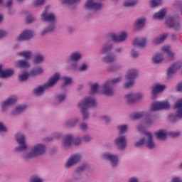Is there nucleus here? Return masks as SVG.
<instances>
[{"label": "nucleus", "mask_w": 182, "mask_h": 182, "mask_svg": "<svg viewBox=\"0 0 182 182\" xmlns=\"http://www.w3.org/2000/svg\"><path fill=\"white\" fill-rule=\"evenodd\" d=\"M78 106L81 109V112L83 115V119L86 120V119L89 117L87 109L89 107H95V106H96V100H95L93 97H86L83 101L79 102Z\"/></svg>", "instance_id": "f257e3e1"}, {"label": "nucleus", "mask_w": 182, "mask_h": 182, "mask_svg": "<svg viewBox=\"0 0 182 182\" xmlns=\"http://www.w3.org/2000/svg\"><path fill=\"white\" fill-rule=\"evenodd\" d=\"M60 78V75L56 73L55 74H54L53 77H51L49 79L48 82L46 83L43 86H40L34 89L33 90L34 94L36 95V96H41V95H43V92H45V89L52 87V86H53V85H55L56 82L59 80Z\"/></svg>", "instance_id": "f03ea898"}, {"label": "nucleus", "mask_w": 182, "mask_h": 182, "mask_svg": "<svg viewBox=\"0 0 182 182\" xmlns=\"http://www.w3.org/2000/svg\"><path fill=\"white\" fill-rule=\"evenodd\" d=\"M122 80V77H118L112 80L107 81L103 85V93L105 96H112L113 95V85L118 83Z\"/></svg>", "instance_id": "7ed1b4c3"}, {"label": "nucleus", "mask_w": 182, "mask_h": 182, "mask_svg": "<svg viewBox=\"0 0 182 182\" xmlns=\"http://www.w3.org/2000/svg\"><path fill=\"white\" fill-rule=\"evenodd\" d=\"M46 148L43 144L36 145L31 151V152L27 155L26 159H33V157H37V156H41L45 153Z\"/></svg>", "instance_id": "20e7f679"}, {"label": "nucleus", "mask_w": 182, "mask_h": 182, "mask_svg": "<svg viewBox=\"0 0 182 182\" xmlns=\"http://www.w3.org/2000/svg\"><path fill=\"white\" fill-rule=\"evenodd\" d=\"M139 76V72L137 70H129L126 75L127 80L128 82L125 83V89H130L133 85H134V79Z\"/></svg>", "instance_id": "39448f33"}, {"label": "nucleus", "mask_w": 182, "mask_h": 182, "mask_svg": "<svg viewBox=\"0 0 182 182\" xmlns=\"http://www.w3.org/2000/svg\"><path fill=\"white\" fill-rule=\"evenodd\" d=\"M174 109H176V114H169L168 119L174 122L175 119H182V98L177 100L174 105Z\"/></svg>", "instance_id": "423d86ee"}, {"label": "nucleus", "mask_w": 182, "mask_h": 182, "mask_svg": "<svg viewBox=\"0 0 182 182\" xmlns=\"http://www.w3.org/2000/svg\"><path fill=\"white\" fill-rule=\"evenodd\" d=\"M16 139L19 146L15 149L16 151H23L28 149V146H26V144L25 143V135L17 134H16Z\"/></svg>", "instance_id": "0eeeda50"}, {"label": "nucleus", "mask_w": 182, "mask_h": 182, "mask_svg": "<svg viewBox=\"0 0 182 182\" xmlns=\"http://www.w3.org/2000/svg\"><path fill=\"white\" fill-rule=\"evenodd\" d=\"M155 134L157 139L166 140L167 136H170V137H178L180 136V132H169L166 133L165 130L161 129L158 132H156Z\"/></svg>", "instance_id": "6e6552de"}, {"label": "nucleus", "mask_w": 182, "mask_h": 182, "mask_svg": "<svg viewBox=\"0 0 182 182\" xmlns=\"http://www.w3.org/2000/svg\"><path fill=\"white\" fill-rule=\"evenodd\" d=\"M170 109V104L168 101L154 102L151 105V112H157V110Z\"/></svg>", "instance_id": "1a4fd4ad"}, {"label": "nucleus", "mask_w": 182, "mask_h": 182, "mask_svg": "<svg viewBox=\"0 0 182 182\" xmlns=\"http://www.w3.org/2000/svg\"><path fill=\"white\" fill-rule=\"evenodd\" d=\"M85 8L92 11H100L103 8V4L95 0H87L85 4Z\"/></svg>", "instance_id": "9d476101"}, {"label": "nucleus", "mask_w": 182, "mask_h": 182, "mask_svg": "<svg viewBox=\"0 0 182 182\" xmlns=\"http://www.w3.org/2000/svg\"><path fill=\"white\" fill-rule=\"evenodd\" d=\"M165 23L167 28H173L176 31L180 30V28H181L180 23L175 21L173 17H171V16L166 17Z\"/></svg>", "instance_id": "9b49d317"}, {"label": "nucleus", "mask_w": 182, "mask_h": 182, "mask_svg": "<svg viewBox=\"0 0 182 182\" xmlns=\"http://www.w3.org/2000/svg\"><path fill=\"white\" fill-rule=\"evenodd\" d=\"M48 9H49V7L46 6L45 11L41 14V18L45 22H50L51 23H54L55 14L52 13L48 14Z\"/></svg>", "instance_id": "f8f14e48"}, {"label": "nucleus", "mask_w": 182, "mask_h": 182, "mask_svg": "<svg viewBox=\"0 0 182 182\" xmlns=\"http://www.w3.org/2000/svg\"><path fill=\"white\" fill-rule=\"evenodd\" d=\"M109 38L112 39L113 42H123V41H126V38H127V33L126 32H122L119 35L110 33L109 34Z\"/></svg>", "instance_id": "ddd939ff"}, {"label": "nucleus", "mask_w": 182, "mask_h": 182, "mask_svg": "<svg viewBox=\"0 0 182 182\" xmlns=\"http://www.w3.org/2000/svg\"><path fill=\"white\" fill-rule=\"evenodd\" d=\"M81 158L82 156H80L79 154L71 155L65 164V167H66V168H69V167H71V166H73V164L78 163Z\"/></svg>", "instance_id": "4468645a"}, {"label": "nucleus", "mask_w": 182, "mask_h": 182, "mask_svg": "<svg viewBox=\"0 0 182 182\" xmlns=\"http://www.w3.org/2000/svg\"><path fill=\"white\" fill-rule=\"evenodd\" d=\"M181 65H182L181 63H176L171 65L167 71L168 79H170L171 77H172L173 74L176 73V71L178 70V69L181 68Z\"/></svg>", "instance_id": "2eb2a0df"}, {"label": "nucleus", "mask_w": 182, "mask_h": 182, "mask_svg": "<svg viewBox=\"0 0 182 182\" xmlns=\"http://www.w3.org/2000/svg\"><path fill=\"white\" fill-rule=\"evenodd\" d=\"M102 157H104L107 160H109L113 167H116V166H117V163H119V158L116 155L105 153L102 155Z\"/></svg>", "instance_id": "dca6fc26"}, {"label": "nucleus", "mask_w": 182, "mask_h": 182, "mask_svg": "<svg viewBox=\"0 0 182 182\" xmlns=\"http://www.w3.org/2000/svg\"><path fill=\"white\" fill-rule=\"evenodd\" d=\"M33 38V32L31 30L23 31L18 37V41H28Z\"/></svg>", "instance_id": "f3484780"}, {"label": "nucleus", "mask_w": 182, "mask_h": 182, "mask_svg": "<svg viewBox=\"0 0 182 182\" xmlns=\"http://www.w3.org/2000/svg\"><path fill=\"white\" fill-rule=\"evenodd\" d=\"M115 144L119 150H124L126 149V136H119L115 139Z\"/></svg>", "instance_id": "a211bd4d"}, {"label": "nucleus", "mask_w": 182, "mask_h": 182, "mask_svg": "<svg viewBox=\"0 0 182 182\" xmlns=\"http://www.w3.org/2000/svg\"><path fill=\"white\" fill-rule=\"evenodd\" d=\"M16 100H18V99L16 98V96H13L11 97H9L7 100L3 102L2 110L3 111L6 110V108L9 107V106H11V105H14V103H16Z\"/></svg>", "instance_id": "6ab92c4d"}, {"label": "nucleus", "mask_w": 182, "mask_h": 182, "mask_svg": "<svg viewBox=\"0 0 182 182\" xmlns=\"http://www.w3.org/2000/svg\"><path fill=\"white\" fill-rule=\"evenodd\" d=\"M127 103H134L136 100L141 99V94L133 95L132 93L127 94L125 96Z\"/></svg>", "instance_id": "aec40b11"}, {"label": "nucleus", "mask_w": 182, "mask_h": 182, "mask_svg": "<svg viewBox=\"0 0 182 182\" xmlns=\"http://www.w3.org/2000/svg\"><path fill=\"white\" fill-rule=\"evenodd\" d=\"M14 65L16 68H19L20 69H26V68H29V63L26 60H18L15 61Z\"/></svg>", "instance_id": "412c9836"}, {"label": "nucleus", "mask_w": 182, "mask_h": 182, "mask_svg": "<svg viewBox=\"0 0 182 182\" xmlns=\"http://www.w3.org/2000/svg\"><path fill=\"white\" fill-rule=\"evenodd\" d=\"M145 136H146L148 141H146V147L148 149H154L156 144L153 142V135L150 132H145Z\"/></svg>", "instance_id": "4be33fe9"}, {"label": "nucleus", "mask_w": 182, "mask_h": 182, "mask_svg": "<svg viewBox=\"0 0 182 182\" xmlns=\"http://www.w3.org/2000/svg\"><path fill=\"white\" fill-rule=\"evenodd\" d=\"M147 40L146 38H142L140 41L139 38H135L132 43L133 46H136L137 48H144L146 46V43Z\"/></svg>", "instance_id": "5701e85b"}, {"label": "nucleus", "mask_w": 182, "mask_h": 182, "mask_svg": "<svg viewBox=\"0 0 182 182\" xmlns=\"http://www.w3.org/2000/svg\"><path fill=\"white\" fill-rule=\"evenodd\" d=\"M14 75V70H2V65H0V77H11Z\"/></svg>", "instance_id": "b1692460"}, {"label": "nucleus", "mask_w": 182, "mask_h": 182, "mask_svg": "<svg viewBox=\"0 0 182 182\" xmlns=\"http://www.w3.org/2000/svg\"><path fill=\"white\" fill-rule=\"evenodd\" d=\"M164 89H166L165 85H155L152 89V95L154 97H156V95H157V93H161V92H163Z\"/></svg>", "instance_id": "393cba45"}, {"label": "nucleus", "mask_w": 182, "mask_h": 182, "mask_svg": "<svg viewBox=\"0 0 182 182\" xmlns=\"http://www.w3.org/2000/svg\"><path fill=\"white\" fill-rule=\"evenodd\" d=\"M167 11L166 9H161L158 13H155L153 16L154 19H163L166 16Z\"/></svg>", "instance_id": "a878e982"}, {"label": "nucleus", "mask_w": 182, "mask_h": 182, "mask_svg": "<svg viewBox=\"0 0 182 182\" xmlns=\"http://www.w3.org/2000/svg\"><path fill=\"white\" fill-rule=\"evenodd\" d=\"M167 36H168L167 33L161 35L160 37H157L154 40V43L155 45H160V43H162V42H164L167 39Z\"/></svg>", "instance_id": "bb28decb"}, {"label": "nucleus", "mask_w": 182, "mask_h": 182, "mask_svg": "<svg viewBox=\"0 0 182 182\" xmlns=\"http://www.w3.org/2000/svg\"><path fill=\"white\" fill-rule=\"evenodd\" d=\"M162 52H167L168 56V60H173L174 59V53H171L170 51V46H165L161 48Z\"/></svg>", "instance_id": "cd10ccee"}, {"label": "nucleus", "mask_w": 182, "mask_h": 182, "mask_svg": "<svg viewBox=\"0 0 182 182\" xmlns=\"http://www.w3.org/2000/svg\"><path fill=\"white\" fill-rule=\"evenodd\" d=\"M18 56H21V58H24L25 60H29L31 58H32V52L31 51H21L18 53Z\"/></svg>", "instance_id": "c85d7f7f"}, {"label": "nucleus", "mask_w": 182, "mask_h": 182, "mask_svg": "<svg viewBox=\"0 0 182 182\" xmlns=\"http://www.w3.org/2000/svg\"><path fill=\"white\" fill-rule=\"evenodd\" d=\"M42 73H43V69L38 67L31 70L29 75L30 76H38V75H42Z\"/></svg>", "instance_id": "c756f323"}, {"label": "nucleus", "mask_w": 182, "mask_h": 182, "mask_svg": "<svg viewBox=\"0 0 182 182\" xmlns=\"http://www.w3.org/2000/svg\"><path fill=\"white\" fill-rule=\"evenodd\" d=\"M73 141V136L72 135H67L64 139L65 147H69Z\"/></svg>", "instance_id": "7c9ffc66"}, {"label": "nucleus", "mask_w": 182, "mask_h": 182, "mask_svg": "<svg viewBox=\"0 0 182 182\" xmlns=\"http://www.w3.org/2000/svg\"><path fill=\"white\" fill-rule=\"evenodd\" d=\"M116 60V57L113 55H107L103 58V61L105 63H112V62H114Z\"/></svg>", "instance_id": "2f4dec72"}, {"label": "nucleus", "mask_w": 182, "mask_h": 182, "mask_svg": "<svg viewBox=\"0 0 182 182\" xmlns=\"http://www.w3.org/2000/svg\"><path fill=\"white\" fill-rule=\"evenodd\" d=\"M145 23H146V18H139L138 20H136V25L137 28L141 29V28H143V26H144Z\"/></svg>", "instance_id": "473e14b6"}, {"label": "nucleus", "mask_w": 182, "mask_h": 182, "mask_svg": "<svg viewBox=\"0 0 182 182\" xmlns=\"http://www.w3.org/2000/svg\"><path fill=\"white\" fill-rule=\"evenodd\" d=\"M161 62H163V55L158 54L153 58V63L154 65H157V63H161Z\"/></svg>", "instance_id": "72a5a7b5"}, {"label": "nucleus", "mask_w": 182, "mask_h": 182, "mask_svg": "<svg viewBox=\"0 0 182 182\" xmlns=\"http://www.w3.org/2000/svg\"><path fill=\"white\" fill-rule=\"evenodd\" d=\"M26 105H20L17 107L13 112V114H18V113H22V112H25V110H26Z\"/></svg>", "instance_id": "f704fd0d"}, {"label": "nucleus", "mask_w": 182, "mask_h": 182, "mask_svg": "<svg viewBox=\"0 0 182 182\" xmlns=\"http://www.w3.org/2000/svg\"><path fill=\"white\" fill-rule=\"evenodd\" d=\"M143 116H144V112H136L135 114H132L130 116V118L132 120H137V119H141V117H143Z\"/></svg>", "instance_id": "c9c22d12"}, {"label": "nucleus", "mask_w": 182, "mask_h": 182, "mask_svg": "<svg viewBox=\"0 0 182 182\" xmlns=\"http://www.w3.org/2000/svg\"><path fill=\"white\" fill-rule=\"evenodd\" d=\"M137 0H127L124 3V6H134L137 4Z\"/></svg>", "instance_id": "e433bc0d"}, {"label": "nucleus", "mask_w": 182, "mask_h": 182, "mask_svg": "<svg viewBox=\"0 0 182 182\" xmlns=\"http://www.w3.org/2000/svg\"><path fill=\"white\" fill-rule=\"evenodd\" d=\"M80 58H82V55L79 53H73L70 56L71 60H73L74 62L79 60Z\"/></svg>", "instance_id": "4c0bfd02"}, {"label": "nucleus", "mask_w": 182, "mask_h": 182, "mask_svg": "<svg viewBox=\"0 0 182 182\" xmlns=\"http://www.w3.org/2000/svg\"><path fill=\"white\" fill-rule=\"evenodd\" d=\"M43 59H45L43 55H36L34 58V63H41V62H43Z\"/></svg>", "instance_id": "58836bf2"}, {"label": "nucleus", "mask_w": 182, "mask_h": 182, "mask_svg": "<svg viewBox=\"0 0 182 182\" xmlns=\"http://www.w3.org/2000/svg\"><path fill=\"white\" fill-rule=\"evenodd\" d=\"M97 89H99V85H97V83L92 85L90 90L91 95H95V93H97Z\"/></svg>", "instance_id": "ea45409f"}, {"label": "nucleus", "mask_w": 182, "mask_h": 182, "mask_svg": "<svg viewBox=\"0 0 182 182\" xmlns=\"http://www.w3.org/2000/svg\"><path fill=\"white\" fill-rule=\"evenodd\" d=\"M85 168H86V165H82L81 166L78 167L76 172H75V175L74 176L75 178H76V180H78L79 178H77V177L76 176H79V173H80V171H83V170H85Z\"/></svg>", "instance_id": "a19ab883"}, {"label": "nucleus", "mask_w": 182, "mask_h": 182, "mask_svg": "<svg viewBox=\"0 0 182 182\" xmlns=\"http://www.w3.org/2000/svg\"><path fill=\"white\" fill-rule=\"evenodd\" d=\"M29 76H31V75H29L28 73L19 75L18 80H20V82H23V81L26 80L29 77Z\"/></svg>", "instance_id": "79ce46f5"}, {"label": "nucleus", "mask_w": 182, "mask_h": 182, "mask_svg": "<svg viewBox=\"0 0 182 182\" xmlns=\"http://www.w3.org/2000/svg\"><path fill=\"white\" fill-rule=\"evenodd\" d=\"M55 29V25L51 24L49 27V28H46L43 30V31L41 33V35H46L48 32H52Z\"/></svg>", "instance_id": "37998d69"}, {"label": "nucleus", "mask_w": 182, "mask_h": 182, "mask_svg": "<svg viewBox=\"0 0 182 182\" xmlns=\"http://www.w3.org/2000/svg\"><path fill=\"white\" fill-rule=\"evenodd\" d=\"M159 5H161V0H151V8H155V6H159Z\"/></svg>", "instance_id": "c03bdc74"}, {"label": "nucleus", "mask_w": 182, "mask_h": 182, "mask_svg": "<svg viewBox=\"0 0 182 182\" xmlns=\"http://www.w3.org/2000/svg\"><path fill=\"white\" fill-rule=\"evenodd\" d=\"M63 80H64V85L62 86V87H65L66 85H70V83H72V78L70 77H64Z\"/></svg>", "instance_id": "a18cd8bd"}, {"label": "nucleus", "mask_w": 182, "mask_h": 182, "mask_svg": "<svg viewBox=\"0 0 182 182\" xmlns=\"http://www.w3.org/2000/svg\"><path fill=\"white\" fill-rule=\"evenodd\" d=\"M112 49V45L110 44H105L104 46V48L102 50V53H106L107 52H109Z\"/></svg>", "instance_id": "49530a36"}, {"label": "nucleus", "mask_w": 182, "mask_h": 182, "mask_svg": "<svg viewBox=\"0 0 182 182\" xmlns=\"http://www.w3.org/2000/svg\"><path fill=\"white\" fill-rule=\"evenodd\" d=\"M145 141H146V139H144V138L141 139L139 140V141H138V142H136V143L135 144V147L139 148V147H140L141 146H143V144H144Z\"/></svg>", "instance_id": "de8ad7c7"}, {"label": "nucleus", "mask_w": 182, "mask_h": 182, "mask_svg": "<svg viewBox=\"0 0 182 182\" xmlns=\"http://www.w3.org/2000/svg\"><path fill=\"white\" fill-rule=\"evenodd\" d=\"M80 0H63V4H68V5H72V4H76Z\"/></svg>", "instance_id": "09e8293b"}, {"label": "nucleus", "mask_w": 182, "mask_h": 182, "mask_svg": "<svg viewBox=\"0 0 182 182\" xmlns=\"http://www.w3.org/2000/svg\"><path fill=\"white\" fill-rule=\"evenodd\" d=\"M118 130L119 131V133H124V132L127 130V125H122L118 127Z\"/></svg>", "instance_id": "8fccbe9b"}, {"label": "nucleus", "mask_w": 182, "mask_h": 182, "mask_svg": "<svg viewBox=\"0 0 182 182\" xmlns=\"http://www.w3.org/2000/svg\"><path fill=\"white\" fill-rule=\"evenodd\" d=\"M66 98V95L63 94V95H60L57 97V100L58 102H63L65 100V99Z\"/></svg>", "instance_id": "3c124183"}, {"label": "nucleus", "mask_w": 182, "mask_h": 182, "mask_svg": "<svg viewBox=\"0 0 182 182\" xmlns=\"http://www.w3.org/2000/svg\"><path fill=\"white\" fill-rule=\"evenodd\" d=\"M35 21V17L32 16L31 15H28L26 17V22L27 23H31V22H33Z\"/></svg>", "instance_id": "603ef678"}, {"label": "nucleus", "mask_w": 182, "mask_h": 182, "mask_svg": "<svg viewBox=\"0 0 182 182\" xmlns=\"http://www.w3.org/2000/svg\"><path fill=\"white\" fill-rule=\"evenodd\" d=\"M31 182H42V179L38 176H32L31 178Z\"/></svg>", "instance_id": "864d4df0"}, {"label": "nucleus", "mask_w": 182, "mask_h": 182, "mask_svg": "<svg viewBox=\"0 0 182 182\" xmlns=\"http://www.w3.org/2000/svg\"><path fill=\"white\" fill-rule=\"evenodd\" d=\"M119 69V66L117 65H113L112 67L109 68L108 69L109 72H116Z\"/></svg>", "instance_id": "5fc2aeb1"}, {"label": "nucleus", "mask_w": 182, "mask_h": 182, "mask_svg": "<svg viewBox=\"0 0 182 182\" xmlns=\"http://www.w3.org/2000/svg\"><path fill=\"white\" fill-rule=\"evenodd\" d=\"M86 69H87V65H86V64H82L80 68H79V70L80 72H85V70H86Z\"/></svg>", "instance_id": "6e6d98bb"}, {"label": "nucleus", "mask_w": 182, "mask_h": 182, "mask_svg": "<svg viewBox=\"0 0 182 182\" xmlns=\"http://www.w3.org/2000/svg\"><path fill=\"white\" fill-rule=\"evenodd\" d=\"M43 4H45V0H36L35 6H38V5H43Z\"/></svg>", "instance_id": "4d7b16f0"}, {"label": "nucleus", "mask_w": 182, "mask_h": 182, "mask_svg": "<svg viewBox=\"0 0 182 182\" xmlns=\"http://www.w3.org/2000/svg\"><path fill=\"white\" fill-rule=\"evenodd\" d=\"M82 143V139L80 138H77L74 139V145L77 146L78 144H80Z\"/></svg>", "instance_id": "13d9d810"}, {"label": "nucleus", "mask_w": 182, "mask_h": 182, "mask_svg": "<svg viewBox=\"0 0 182 182\" xmlns=\"http://www.w3.org/2000/svg\"><path fill=\"white\" fill-rule=\"evenodd\" d=\"M0 132H3L4 133H6V127L2 124L1 122H0Z\"/></svg>", "instance_id": "bf43d9fd"}, {"label": "nucleus", "mask_w": 182, "mask_h": 182, "mask_svg": "<svg viewBox=\"0 0 182 182\" xmlns=\"http://www.w3.org/2000/svg\"><path fill=\"white\" fill-rule=\"evenodd\" d=\"M4 36H6V32L4 30H0V39H2Z\"/></svg>", "instance_id": "052dcab7"}, {"label": "nucleus", "mask_w": 182, "mask_h": 182, "mask_svg": "<svg viewBox=\"0 0 182 182\" xmlns=\"http://www.w3.org/2000/svg\"><path fill=\"white\" fill-rule=\"evenodd\" d=\"M153 124V122L151 121V119L147 118L145 122L146 126H151V124Z\"/></svg>", "instance_id": "680f3d73"}, {"label": "nucleus", "mask_w": 182, "mask_h": 182, "mask_svg": "<svg viewBox=\"0 0 182 182\" xmlns=\"http://www.w3.org/2000/svg\"><path fill=\"white\" fill-rule=\"evenodd\" d=\"M80 129L81 130H86L87 129V124H86L85 123H82L80 124Z\"/></svg>", "instance_id": "e2e57ef3"}, {"label": "nucleus", "mask_w": 182, "mask_h": 182, "mask_svg": "<svg viewBox=\"0 0 182 182\" xmlns=\"http://www.w3.org/2000/svg\"><path fill=\"white\" fill-rule=\"evenodd\" d=\"M75 123H77V119H75L73 122H68L67 123V126L73 127V126H75Z\"/></svg>", "instance_id": "0e129e2a"}, {"label": "nucleus", "mask_w": 182, "mask_h": 182, "mask_svg": "<svg viewBox=\"0 0 182 182\" xmlns=\"http://www.w3.org/2000/svg\"><path fill=\"white\" fill-rule=\"evenodd\" d=\"M177 90H178V92H182V82L178 84Z\"/></svg>", "instance_id": "69168bd1"}, {"label": "nucleus", "mask_w": 182, "mask_h": 182, "mask_svg": "<svg viewBox=\"0 0 182 182\" xmlns=\"http://www.w3.org/2000/svg\"><path fill=\"white\" fill-rule=\"evenodd\" d=\"M102 120H105V123H109V122H110V119L106 116L102 117Z\"/></svg>", "instance_id": "338daca9"}, {"label": "nucleus", "mask_w": 182, "mask_h": 182, "mask_svg": "<svg viewBox=\"0 0 182 182\" xmlns=\"http://www.w3.org/2000/svg\"><path fill=\"white\" fill-rule=\"evenodd\" d=\"M172 182H182V181L179 178H174L172 179Z\"/></svg>", "instance_id": "774afa93"}]
</instances>
